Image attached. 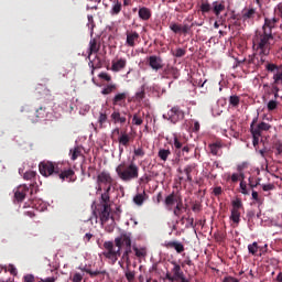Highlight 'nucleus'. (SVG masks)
Here are the masks:
<instances>
[{
  "label": "nucleus",
  "mask_w": 282,
  "mask_h": 282,
  "mask_svg": "<svg viewBox=\"0 0 282 282\" xmlns=\"http://www.w3.org/2000/svg\"><path fill=\"white\" fill-rule=\"evenodd\" d=\"M274 43H276V40H274V35L270 32L256 34L253 37V50L261 56V63H264L263 56L270 55Z\"/></svg>",
  "instance_id": "1"
},
{
  "label": "nucleus",
  "mask_w": 282,
  "mask_h": 282,
  "mask_svg": "<svg viewBox=\"0 0 282 282\" xmlns=\"http://www.w3.org/2000/svg\"><path fill=\"white\" fill-rule=\"evenodd\" d=\"M40 173L43 177H50V175H57L59 180H70L72 169L63 170V164L53 163L51 161H43L39 165Z\"/></svg>",
  "instance_id": "2"
},
{
  "label": "nucleus",
  "mask_w": 282,
  "mask_h": 282,
  "mask_svg": "<svg viewBox=\"0 0 282 282\" xmlns=\"http://www.w3.org/2000/svg\"><path fill=\"white\" fill-rule=\"evenodd\" d=\"M116 173L118 177L122 180V182H131V180H138L140 167L133 162H131L128 166L124 163L119 164L116 167Z\"/></svg>",
  "instance_id": "3"
},
{
  "label": "nucleus",
  "mask_w": 282,
  "mask_h": 282,
  "mask_svg": "<svg viewBox=\"0 0 282 282\" xmlns=\"http://www.w3.org/2000/svg\"><path fill=\"white\" fill-rule=\"evenodd\" d=\"M99 219H100L101 226L105 228L107 232H113V228H116V220L111 215V206L104 205L99 214Z\"/></svg>",
  "instance_id": "4"
},
{
  "label": "nucleus",
  "mask_w": 282,
  "mask_h": 282,
  "mask_svg": "<svg viewBox=\"0 0 282 282\" xmlns=\"http://www.w3.org/2000/svg\"><path fill=\"white\" fill-rule=\"evenodd\" d=\"M132 239L133 237L131 236V232H121L118 237L115 238V245L119 246L121 250L124 248L122 259H126V261H129Z\"/></svg>",
  "instance_id": "5"
},
{
  "label": "nucleus",
  "mask_w": 282,
  "mask_h": 282,
  "mask_svg": "<svg viewBox=\"0 0 282 282\" xmlns=\"http://www.w3.org/2000/svg\"><path fill=\"white\" fill-rule=\"evenodd\" d=\"M104 257H106V259H109L112 263H116L120 254H122V249L119 246H116L113 241L104 242Z\"/></svg>",
  "instance_id": "6"
},
{
  "label": "nucleus",
  "mask_w": 282,
  "mask_h": 282,
  "mask_svg": "<svg viewBox=\"0 0 282 282\" xmlns=\"http://www.w3.org/2000/svg\"><path fill=\"white\" fill-rule=\"evenodd\" d=\"M231 206L230 220L239 226V221H241V209L243 208V203H241V199L236 198L231 202Z\"/></svg>",
  "instance_id": "7"
},
{
  "label": "nucleus",
  "mask_w": 282,
  "mask_h": 282,
  "mask_svg": "<svg viewBox=\"0 0 282 282\" xmlns=\"http://www.w3.org/2000/svg\"><path fill=\"white\" fill-rule=\"evenodd\" d=\"M177 172L181 174V175H185L184 176H180L178 180L182 182V181H185V182H193V174L197 173V164L195 163H192V164H188L185 166L184 170L182 169H178Z\"/></svg>",
  "instance_id": "8"
},
{
  "label": "nucleus",
  "mask_w": 282,
  "mask_h": 282,
  "mask_svg": "<svg viewBox=\"0 0 282 282\" xmlns=\"http://www.w3.org/2000/svg\"><path fill=\"white\" fill-rule=\"evenodd\" d=\"M163 118H167V120H170V122H172L173 124H177V122H180V120H184V111L180 110V108H177V107H173L167 112V117H166V115H163Z\"/></svg>",
  "instance_id": "9"
},
{
  "label": "nucleus",
  "mask_w": 282,
  "mask_h": 282,
  "mask_svg": "<svg viewBox=\"0 0 282 282\" xmlns=\"http://www.w3.org/2000/svg\"><path fill=\"white\" fill-rule=\"evenodd\" d=\"M256 17L257 9L254 8H245L241 12V21L243 23H248V25H252V23H254Z\"/></svg>",
  "instance_id": "10"
},
{
  "label": "nucleus",
  "mask_w": 282,
  "mask_h": 282,
  "mask_svg": "<svg viewBox=\"0 0 282 282\" xmlns=\"http://www.w3.org/2000/svg\"><path fill=\"white\" fill-rule=\"evenodd\" d=\"M165 206L166 208H169V210H173V206H175V204H181L182 203V196H180L178 194H175V192H173L172 194L167 195L165 197Z\"/></svg>",
  "instance_id": "11"
},
{
  "label": "nucleus",
  "mask_w": 282,
  "mask_h": 282,
  "mask_svg": "<svg viewBox=\"0 0 282 282\" xmlns=\"http://www.w3.org/2000/svg\"><path fill=\"white\" fill-rule=\"evenodd\" d=\"M127 67V58L116 57L111 61V72H122Z\"/></svg>",
  "instance_id": "12"
},
{
  "label": "nucleus",
  "mask_w": 282,
  "mask_h": 282,
  "mask_svg": "<svg viewBox=\"0 0 282 282\" xmlns=\"http://www.w3.org/2000/svg\"><path fill=\"white\" fill-rule=\"evenodd\" d=\"M149 65L154 72H160V69L164 67V62L162 61V57L152 55L149 57Z\"/></svg>",
  "instance_id": "13"
},
{
  "label": "nucleus",
  "mask_w": 282,
  "mask_h": 282,
  "mask_svg": "<svg viewBox=\"0 0 282 282\" xmlns=\"http://www.w3.org/2000/svg\"><path fill=\"white\" fill-rule=\"evenodd\" d=\"M276 23H279V19L276 18H265L264 24L262 26V33H270L272 34V30L276 26Z\"/></svg>",
  "instance_id": "14"
},
{
  "label": "nucleus",
  "mask_w": 282,
  "mask_h": 282,
  "mask_svg": "<svg viewBox=\"0 0 282 282\" xmlns=\"http://www.w3.org/2000/svg\"><path fill=\"white\" fill-rule=\"evenodd\" d=\"M113 182V178H111V174L109 172H101L97 175V183L100 184H109L111 185ZM98 191H102V187H98Z\"/></svg>",
  "instance_id": "15"
},
{
  "label": "nucleus",
  "mask_w": 282,
  "mask_h": 282,
  "mask_svg": "<svg viewBox=\"0 0 282 282\" xmlns=\"http://www.w3.org/2000/svg\"><path fill=\"white\" fill-rule=\"evenodd\" d=\"M131 140H133L131 134H129V133H127L124 131L120 133V135L118 137L120 153H122V151H123L122 147H129V144L131 143Z\"/></svg>",
  "instance_id": "16"
},
{
  "label": "nucleus",
  "mask_w": 282,
  "mask_h": 282,
  "mask_svg": "<svg viewBox=\"0 0 282 282\" xmlns=\"http://www.w3.org/2000/svg\"><path fill=\"white\" fill-rule=\"evenodd\" d=\"M28 193H30V187L28 185H20L14 192V198L17 202H23Z\"/></svg>",
  "instance_id": "17"
},
{
  "label": "nucleus",
  "mask_w": 282,
  "mask_h": 282,
  "mask_svg": "<svg viewBox=\"0 0 282 282\" xmlns=\"http://www.w3.org/2000/svg\"><path fill=\"white\" fill-rule=\"evenodd\" d=\"M126 45H128V47H135V42L140 39V34L135 31H130L126 33Z\"/></svg>",
  "instance_id": "18"
},
{
  "label": "nucleus",
  "mask_w": 282,
  "mask_h": 282,
  "mask_svg": "<svg viewBox=\"0 0 282 282\" xmlns=\"http://www.w3.org/2000/svg\"><path fill=\"white\" fill-rule=\"evenodd\" d=\"M50 112L47 111V108L41 106L35 110V119H32V122H39V120H46Z\"/></svg>",
  "instance_id": "19"
},
{
  "label": "nucleus",
  "mask_w": 282,
  "mask_h": 282,
  "mask_svg": "<svg viewBox=\"0 0 282 282\" xmlns=\"http://www.w3.org/2000/svg\"><path fill=\"white\" fill-rule=\"evenodd\" d=\"M110 118L113 121V124H124L127 122V117L122 116L118 110H115Z\"/></svg>",
  "instance_id": "20"
},
{
  "label": "nucleus",
  "mask_w": 282,
  "mask_h": 282,
  "mask_svg": "<svg viewBox=\"0 0 282 282\" xmlns=\"http://www.w3.org/2000/svg\"><path fill=\"white\" fill-rule=\"evenodd\" d=\"M127 93H118L112 99V105L122 107V104L127 100Z\"/></svg>",
  "instance_id": "21"
},
{
  "label": "nucleus",
  "mask_w": 282,
  "mask_h": 282,
  "mask_svg": "<svg viewBox=\"0 0 282 282\" xmlns=\"http://www.w3.org/2000/svg\"><path fill=\"white\" fill-rule=\"evenodd\" d=\"M98 50H100V45H98L96 39L90 40L88 47V58H91L93 54H98Z\"/></svg>",
  "instance_id": "22"
},
{
  "label": "nucleus",
  "mask_w": 282,
  "mask_h": 282,
  "mask_svg": "<svg viewBox=\"0 0 282 282\" xmlns=\"http://www.w3.org/2000/svg\"><path fill=\"white\" fill-rule=\"evenodd\" d=\"M166 248H173L178 254L184 252V245L180 241H169L165 243Z\"/></svg>",
  "instance_id": "23"
},
{
  "label": "nucleus",
  "mask_w": 282,
  "mask_h": 282,
  "mask_svg": "<svg viewBox=\"0 0 282 282\" xmlns=\"http://www.w3.org/2000/svg\"><path fill=\"white\" fill-rule=\"evenodd\" d=\"M224 10H226V6H224L223 2H219V1L213 2V12L216 17H219L221 12H224Z\"/></svg>",
  "instance_id": "24"
},
{
  "label": "nucleus",
  "mask_w": 282,
  "mask_h": 282,
  "mask_svg": "<svg viewBox=\"0 0 282 282\" xmlns=\"http://www.w3.org/2000/svg\"><path fill=\"white\" fill-rule=\"evenodd\" d=\"M139 19H142V21H149L151 19V10H149L147 7L140 8Z\"/></svg>",
  "instance_id": "25"
},
{
  "label": "nucleus",
  "mask_w": 282,
  "mask_h": 282,
  "mask_svg": "<svg viewBox=\"0 0 282 282\" xmlns=\"http://www.w3.org/2000/svg\"><path fill=\"white\" fill-rule=\"evenodd\" d=\"M144 202H147V192H144V191L142 193L137 194L133 197V203L137 206H142V204H144Z\"/></svg>",
  "instance_id": "26"
},
{
  "label": "nucleus",
  "mask_w": 282,
  "mask_h": 282,
  "mask_svg": "<svg viewBox=\"0 0 282 282\" xmlns=\"http://www.w3.org/2000/svg\"><path fill=\"white\" fill-rule=\"evenodd\" d=\"M221 147H224V144H221V142H216V143L209 144L210 153L213 155H219L221 153Z\"/></svg>",
  "instance_id": "27"
},
{
  "label": "nucleus",
  "mask_w": 282,
  "mask_h": 282,
  "mask_svg": "<svg viewBox=\"0 0 282 282\" xmlns=\"http://www.w3.org/2000/svg\"><path fill=\"white\" fill-rule=\"evenodd\" d=\"M173 265L174 267L172 269V272L174 274L175 281H177L178 279H182L184 272L182 271V267H180V264H177L176 262H173Z\"/></svg>",
  "instance_id": "28"
},
{
  "label": "nucleus",
  "mask_w": 282,
  "mask_h": 282,
  "mask_svg": "<svg viewBox=\"0 0 282 282\" xmlns=\"http://www.w3.org/2000/svg\"><path fill=\"white\" fill-rule=\"evenodd\" d=\"M23 177H24V180L33 182V183L30 184V186H34L36 184V182H34V180H36V172L28 171V172L24 173Z\"/></svg>",
  "instance_id": "29"
},
{
  "label": "nucleus",
  "mask_w": 282,
  "mask_h": 282,
  "mask_svg": "<svg viewBox=\"0 0 282 282\" xmlns=\"http://www.w3.org/2000/svg\"><path fill=\"white\" fill-rule=\"evenodd\" d=\"M158 155L160 160H162V162H166L169 160V156L171 155V150L160 149Z\"/></svg>",
  "instance_id": "30"
},
{
  "label": "nucleus",
  "mask_w": 282,
  "mask_h": 282,
  "mask_svg": "<svg viewBox=\"0 0 282 282\" xmlns=\"http://www.w3.org/2000/svg\"><path fill=\"white\" fill-rule=\"evenodd\" d=\"M254 122H257V119H254L250 126L252 138H261V128H259V126L254 127Z\"/></svg>",
  "instance_id": "31"
},
{
  "label": "nucleus",
  "mask_w": 282,
  "mask_h": 282,
  "mask_svg": "<svg viewBox=\"0 0 282 282\" xmlns=\"http://www.w3.org/2000/svg\"><path fill=\"white\" fill-rule=\"evenodd\" d=\"M170 144H172V147L176 150L182 149L183 143L182 140H180V138L177 137V133L173 134V140L170 142Z\"/></svg>",
  "instance_id": "32"
},
{
  "label": "nucleus",
  "mask_w": 282,
  "mask_h": 282,
  "mask_svg": "<svg viewBox=\"0 0 282 282\" xmlns=\"http://www.w3.org/2000/svg\"><path fill=\"white\" fill-rule=\"evenodd\" d=\"M274 85H282V67L273 74Z\"/></svg>",
  "instance_id": "33"
},
{
  "label": "nucleus",
  "mask_w": 282,
  "mask_h": 282,
  "mask_svg": "<svg viewBox=\"0 0 282 282\" xmlns=\"http://www.w3.org/2000/svg\"><path fill=\"white\" fill-rule=\"evenodd\" d=\"M248 252L249 254H257L259 252V243L257 241L248 245Z\"/></svg>",
  "instance_id": "34"
},
{
  "label": "nucleus",
  "mask_w": 282,
  "mask_h": 282,
  "mask_svg": "<svg viewBox=\"0 0 282 282\" xmlns=\"http://www.w3.org/2000/svg\"><path fill=\"white\" fill-rule=\"evenodd\" d=\"M109 191H111V186H108L106 193L101 194L102 206H109Z\"/></svg>",
  "instance_id": "35"
},
{
  "label": "nucleus",
  "mask_w": 282,
  "mask_h": 282,
  "mask_svg": "<svg viewBox=\"0 0 282 282\" xmlns=\"http://www.w3.org/2000/svg\"><path fill=\"white\" fill-rule=\"evenodd\" d=\"M133 251L135 252V257L142 259V257H147V249L138 248L135 246L132 247Z\"/></svg>",
  "instance_id": "36"
},
{
  "label": "nucleus",
  "mask_w": 282,
  "mask_h": 282,
  "mask_svg": "<svg viewBox=\"0 0 282 282\" xmlns=\"http://www.w3.org/2000/svg\"><path fill=\"white\" fill-rule=\"evenodd\" d=\"M145 96V88L141 86L140 89L135 93L134 98L140 102V100H144Z\"/></svg>",
  "instance_id": "37"
},
{
  "label": "nucleus",
  "mask_w": 282,
  "mask_h": 282,
  "mask_svg": "<svg viewBox=\"0 0 282 282\" xmlns=\"http://www.w3.org/2000/svg\"><path fill=\"white\" fill-rule=\"evenodd\" d=\"M121 10H122V3L117 1L112 4L110 13L120 14Z\"/></svg>",
  "instance_id": "38"
},
{
  "label": "nucleus",
  "mask_w": 282,
  "mask_h": 282,
  "mask_svg": "<svg viewBox=\"0 0 282 282\" xmlns=\"http://www.w3.org/2000/svg\"><path fill=\"white\" fill-rule=\"evenodd\" d=\"M239 102H241V99L237 95H232L229 97V105L231 107H239Z\"/></svg>",
  "instance_id": "39"
},
{
  "label": "nucleus",
  "mask_w": 282,
  "mask_h": 282,
  "mask_svg": "<svg viewBox=\"0 0 282 282\" xmlns=\"http://www.w3.org/2000/svg\"><path fill=\"white\" fill-rule=\"evenodd\" d=\"M87 19V28L88 30H90V34H94V28H96V22H94V15H88Z\"/></svg>",
  "instance_id": "40"
},
{
  "label": "nucleus",
  "mask_w": 282,
  "mask_h": 282,
  "mask_svg": "<svg viewBox=\"0 0 282 282\" xmlns=\"http://www.w3.org/2000/svg\"><path fill=\"white\" fill-rule=\"evenodd\" d=\"M53 272L55 273L54 275L46 279H41L39 282H56V280L58 279V271L55 269L53 270Z\"/></svg>",
  "instance_id": "41"
},
{
  "label": "nucleus",
  "mask_w": 282,
  "mask_h": 282,
  "mask_svg": "<svg viewBox=\"0 0 282 282\" xmlns=\"http://www.w3.org/2000/svg\"><path fill=\"white\" fill-rule=\"evenodd\" d=\"M170 30H172V32H174V34H180V32H182V25H180L177 23H171Z\"/></svg>",
  "instance_id": "42"
},
{
  "label": "nucleus",
  "mask_w": 282,
  "mask_h": 282,
  "mask_svg": "<svg viewBox=\"0 0 282 282\" xmlns=\"http://www.w3.org/2000/svg\"><path fill=\"white\" fill-rule=\"evenodd\" d=\"M210 10H213V7H210V3H208L207 1L200 4V11L203 13L209 12Z\"/></svg>",
  "instance_id": "43"
},
{
  "label": "nucleus",
  "mask_w": 282,
  "mask_h": 282,
  "mask_svg": "<svg viewBox=\"0 0 282 282\" xmlns=\"http://www.w3.org/2000/svg\"><path fill=\"white\" fill-rule=\"evenodd\" d=\"M276 107H279V104L276 102V100H270L267 105L268 111H274Z\"/></svg>",
  "instance_id": "44"
},
{
  "label": "nucleus",
  "mask_w": 282,
  "mask_h": 282,
  "mask_svg": "<svg viewBox=\"0 0 282 282\" xmlns=\"http://www.w3.org/2000/svg\"><path fill=\"white\" fill-rule=\"evenodd\" d=\"M107 122V113L105 112H99V118H98V123L99 127H102Z\"/></svg>",
  "instance_id": "45"
},
{
  "label": "nucleus",
  "mask_w": 282,
  "mask_h": 282,
  "mask_svg": "<svg viewBox=\"0 0 282 282\" xmlns=\"http://www.w3.org/2000/svg\"><path fill=\"white\" fill-rule=\"evenodd\" d=\"M80 155H83V149L77 147L73 151L72 160H76V158H80Z\"/></svg>",
  "instance_id": "46"
},
{
  "label": "nucleus",
  "mask_w": 282,
  "mask_h": 282,
  "mask_svg": "<svg viewBox=\"0 0 282 282\" xmlns=\"http://www.w3.org/2000/svg\"><path fill=\"white\" fill-rule=\"evenodd\" d=\"M240 193H242V195H249L250 194L248 192V186L245 183V181H240Z\"/></svg>",
  "instance_id": "47"
},
{
  "label": "nucleus",
  "mask_w": 282,
  "mask_h": 282,
  "mask_svg": "<svg viewBox=\"0 0 282 282\" xmlns=\"http://www.w3.org/2000/svg\"><path fill=\"white\" fill-rule=\"evenodd\" d=\"M281 67L276 66L275 64H267L265 69L267 72H279Z\"/></svg>",
  "instance_id": "48"
},
{
  "label": "nucleus",
  "mask_w": 282,
  "mask_h": 282,
  "mask_svg": "<svg viewBox=\"0 0 282 282\" xmlns=\"http://www.w3.org/2000/svg\"><path fill=\"white\" fill-rule=\"evenodd\" d=\"M113 89H116V85L108 86L101 90V94H104V96H109Z\"/></svg>",
  "instance_id": "49"
},
{
  "label": "nucleus",
  "mask_w": 282,
  "mask_h": 282,
  "mask_svg": "<svg viewBox=\"0 0 282 282\" xmlns=\"http://www.w3.org/2000/svg\"><path fill=\"white\" fill-rule=\"evenodd\" d=\"M90 3H95L94 6L88 4L87 10H97L98 3H100L101 0H88Z\"/></svg>",
  "instance_id": "50"
},
{
  "label": "nucleus",
  "mask_w": 282,
  "mask_h": 282,
  "mask_svg": "<svg viewBox=\"0 0 282 282\" xmlns=\"http://www.w3.org/2000/svg\"><path fill=\"white\" fill-rule=\"evenodd\" d=\"M133 154L135 155V158H144V149L137 148L134 149Z\"/></svg>",
  "instance_id": "51"
},
{
  "label": "nucleus",
  "mask_w": 282,
  "mask_h": 282,
  "mask_svg": "<svg viewBox=\"0 0 282 282\" xmlns=\"http://www.w3.org/2000/svg\"><path fill=\"white\" fill-rule=\"evenodd\" d=\"M143 120L140 118V116L134 115L132 118V124H135L137 127H140L142 124Z\"/></svg>",
  "instance_id": "52"
},
{
  "label": "nucleus",
  "mask_w": 282,
  "mask_h": 282,
  "mask_svg": "<svg viewBox=\"0 0 282 282\" xmlns=\"http://www.w3.org/2000/svg\"><path fill=\"white\" fill-rule=\"evenodd\" d=\"M258 127H259V129H260V131H269V129H270V123H267V122H260L259 124H258Z\"/></svg>",
  "instance_id": "53"
},
{
  "label": "nucleus",
  "mask_w": 282,
  "mask_h": 282,
  "mask_svg": "<svg viewBox=\"0 0 282 282\" xmlns=\"http://www.w3.org/2000/svg\"><path fill=\"white\" fill-rule=\"evenodd\" d=\"M186 54V51L184 48H177L174 53V56H176V58H182V56H184Z\"/></svg>",
  "instance_id": "54"
},
{
  "label": "nucleus",
  "mask_w": 282,
  "mask_h": 282,
  "mask_svg": "<svg viewBox=\"0 0 282 282\" xmlns=\"http://www.w3.org/2000/svg\"><path fill=\"white\" fill-rule=\"evenodd\" d=\"M37 94H41V91H43L44 94H50V90L47 88H45V86L39 84L37 87L35 88Z\"/></svg>",
  "instance_id": "55"
},
{
  "label": "nucleus",
  "mask_w": 282,
  "mask_h": 282,
  "mask_svg": "<svg viewBox=\"0 0 282 282\" xmlns=\"http://www.w3.org/2000/svg\"><path fill=\"white\" fill-rule=\"evenodd\" d=\"M126 279H128L129 282L133 281V279H135V273L133 271H127Z\"/></svg>",
  "instance_id": "56"
},
{
  "label": "nucleus",
  "mask_w": 282,
  "mask_h": 282,
  "mask_svg": "<svg viewBox=\"0 0 282 282\" xmlns=\"http://www.w3.org/2000/svg\"><path fill=\"white\" fill-rule=\"evenodd\" d=\"M182 208H183L182 202L178 203V204H176V206H175V208H174V215H175L176 217H180V210H182Z\"/></svg>",
  "instance_id": "57"
},
{
  "label": "nucleus",
  "mask_w": 282,
  "mask_h": 282,
  "mask_svg": "<svg viewBox=\"0 0 282 282\" xmlns=\"http://www.w3.org/2000/svg\"><path fill=\"white\" fill-rule=\"evenodd\" d=\"M99 78H102L104 80H107V83H110L111 76L107 73H100Z\"/></svg>",
  "instance_id": "58"
},
{
  "label": "nucleus",
  "mask_w": 282,
  "mask_h": 282,
  "mask_svg": "<svg viewBox=\"0 0 282 282\" xmlns=\"http://www.w3.org/2000/svg\"><path fill=\"white\" fill-rule=\"evenodd\" d=\"M89 109H91L89 107V105H85L80 110L79 113H82L83 116H85V113H89Z\"/></svg>",
  "instance_id": "59"
},
{
  "label": "nucleus",
  "mask_w": 282,
  "mask_h": 282,
  "mask_svg": "<svg viewBox=\"0 0 282 282\" xmlns=\"http://www.w3.org/2000/svg\"><path fill=\"white\" fill-rule=\"evenodd\" d=\"M223 282H239V279L232 276L224 278Z\"/></svg>",
  "instance_id": "60"
},
{
  "label": "nucleus",
  "mask_w": 282,
  "mask_h": 282,
  "mask_svg": "<svg viewBox=\"0 0 282 282\" xmlns=\"http://www.w3.org/2000/svg\"><path fill=\"white\" fill-rule=\"evenodd\" d=\"M273 188H274L273 184H264V185H262V189L264 192L272 191Z\"/></svg>",
  "instance_id": "61"
},
{
  "label": "nucleus",
  "mask_w": 282,
  "mask_h": 282,
  "mask_svg": "<svg viewBox=\"0 0 282 282\" xmlns=\"http://www.w3.org/2000/svg\"><path fill=\"white\" fill-rule=\"evenodd\" d=\"M240 177H239V173H234L232 175H231V182H234V183H237V182H240Z\"/></svg>",
  "instance_id": "62"
},
{
  "label": "nucleus",
  "mask_w": 282,
  "mask_h": 282,
  "mask_svg": "<svg viewBox=\"0 0 282 282\" xmlns=\"http://www.w3.org/2000/svg\"><path fill=\"white\" fill-rule=\"evenodd\" d=\"M73 281H74V282H80V281H83V274L76 273V274L74 275V278H73Z\"/></svg>",
  "instance_id": "63"
},
{
  "label": "nucleus",
  "mask_w": 282,
  "mask_h": 282,
  "mask_svg": "<svg viewBox=\"0 0 282 282\" xmlns=\"http://www.w3.org/2000/svg\"><path fill=\"white\" fill-rule=\"evenodd\" d=\"M24 281L25 282H34V275H32V274L24 275Z\"/></svg>",
  "instance_id": "64"
}]
</instances>
